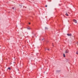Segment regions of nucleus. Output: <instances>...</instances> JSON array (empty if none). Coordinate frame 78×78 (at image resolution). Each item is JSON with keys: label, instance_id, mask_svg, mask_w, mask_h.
<instances>
[{"label": "nucleus", "instance_id": "nucleus-1", "mask_svg": "<svg viewBox=\"0 0 78 78\" xmlns=\"http://www.w3.org/2000/svg\"><path fill=\"white\" fill-rule=\"evenodd\" d=\"M73 22H74L76 23H77V21L75 19H74Z\"/></svg>", "mask_w": 78, "mask_h": 78}, {"label": "nucleus", "instance_id": "nucleus-10", "mask_svg": "<svg viewBox=\"0 0 78 78\" xmlns=\"http://www.w3.org/2000/svg\"><path fill=\"white\" fill-rule=\"evenodd\" d=\"M12 9L14 10V7H12Z\"/></svg>", "mask_w": 78, "mask_h": 78}, {"label": "nucleus", "instance_id": "nucleus-11", "mask_svg": "<svg viewBox=\"0 0 78 78\" xmlns=\"http://www.w3.org/2000/svg\"><path fill=\"white\" fill-rule=\"evenodd\" d=\"M45 7H47V5H46L45 6Z\"/></svg>", "mask_w": 78, "mask_h": 78}, {"label": "nucleus", "instance_id": "nucleus-14", "mask_svg": "<svg viewBox=\"0 0 78 78\" xmlns=\"http://www.w3.org/2000/svg\"><path fill=\"white\" fill-rule=\"evenodd\" d=\"M29 25H30V24H31V23H29Z\"/></svg>", "mask_w": 78, "mask_h": 78}, {"label": "nucleus", "instance_id": "nucleus-16", "mask_svg": "<svg viewBox=\"0 0 78 78\" xmlns=\"http://www.w3.org/2000/svg\"><path fill=\"white\" fill-rule=\"evenodd\" d=\"M77 45H78V42H77Z\"/></svg>", "mask_w": 78, "mask_h": 78}, {"label": "nucleus", "instance_id": "nucleus-9", "mask_svg": "<svg viewBox=\"0 0 78 78\" xmlns=\"http://www.w3.org/2000/svg\"><path fill=\"white\" fill-rule=\"evenodd\" d=\"M8 69H9V70H11V68L10 67H9L8 68Z\"/></svg>", "mask_w": 78, "mask_h": 78}, {"label": "nucleus", "instance_id": "nucleus-13", "mask_svg": "<svg viewBox=\"0 0 78 78\" xmlns=\"http://www.w3.org/2000/svg\"><path fill=\"white\" fill-rule=\"evenodd\" d=\"M66 62H68V60H66Z\"/></svg>", "mask_w": 78, "mask_h": 78}, {"label": "nucleus", "instance_id": "nucleus-8", "mask_svg": "<svg viewBox=\"0 0 78 78\" xmlns=\"http://www.w3.org/2000/svg\"><path fill=\"white\" fill-rule=\"evenodd\" d=\"M45 29L46 30H47V29H48V28H47V27H45Z\"/></svg>", "mask_w": 78, "mask_h": 78}, {"label": "nucleus", "instance_id": "nucleus-15", "mask_svg": "<svg viewBox=\"0 0 78 78\" xmlns=\"http://www.w3.org/2000/svg\"><path fill=\"white\" fill-rule=\"evenodd\" d=\"M47 50H49V49H47Z\"/></svg>", "mask_w": 78, "mask_h": 78}, {"label": "nucleus", "instance_id": "nucleus-6", "mask_svg": "<svg viewBox=\"0 0 78 78\" xmlns=\"http://www.w3.org/2000/svg\"><path fill=\"white\" fill-rule=\"evenodd\" d=\"M20 8H22V5H20Z\"/></svg>", "mask_w": 78, "mask_h": 78}, {"label": "nucleus", "instance_id": "nucleus-4", "mask_svg": "<svg viewBox=\"0 0 78 78\" xmlns=\"http://www.w3.org/2000/svg\"><path fill=\"white\" fill-rule=\"evenodd\" d=\"M65 15H66L67 16H69V15H68V14H67V13Z\"/></svg>", "mask_w": 78, "mask_h": 78}, {"label": "nucleus", "instance_id": "nucleus-2", "mask_svg": "<svg viewBox=\"0 0 78 78\" xmlns=\"http://www.w3.org/2000/svg\"><path fill=\"white\" fill-rule=\"evenodd\" d=\"M69 53V50H67L66 51V53Z\"/></svg>", "mask_w": 78, "mask_h": 78}, {"label": "nucleus", "instance_id": "nucleus-3", "mask_svg": "<svg viewBox=\"0 0 78 78\" xmlns=\"http://www.w3.org/2000/svg\"><path fill=\"white\" fill-rule=\"evenodd\" d=\"M67 34L68 36H72V34Z\"/></svg>", "mask_w": 78, "mask_h": 78}, {"label": "nucleus", "instance_id": "nucleus-5", "mask_svg": "<svg viewBox=\"0 0 78 78\" xmlns=\"http://www.w3.org/2000/svg\"><path fill=\"white\" fill-rule=\"evenodd\" d=\"M28 30H31V28L30 27H28L27 28Z\"/></svg>", "mask_w": 78, "mask_h": 78}, {"label": "nucleus", "instance_id": "nucleus-12", "mask_svg": "<svg viewBox=\"0 0 78 78\" xmlns=\"http://www.w3.org/2000/svg\"><path fill=\"white\" fill-rule=\"evenodd\" d=\"M76 54H77V55H78V52H76Z\"/></svg>", "mask_w": 78, "mask_h": 78}, {"label": "nucleus", "instance_id": "nucleus-7", "mask_svg": "<svg viewBox=\"0 0 78 78\" xmlns=\"http://www.w3.org/2000/svg\"><path fill=\"white\" fill-rule=\"evenodd\" d=\"M63 57H66V56H65V54H63Z\"/></svg>", "mask_w": 78, "mask_h": 78}]
</instances>
